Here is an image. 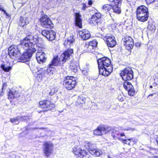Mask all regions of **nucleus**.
Returning a JSON list of instances; mask_svg holds the SVG:
<instances>
[{
    "mask_svg": "<svg viewBox=\"0 0 158 158\" xmlns=\"http://www.w3.org/2000/svg\"><path fill=\"white\" fill-rule=\"evenodd\" d=\"M10 121L14 124H18L20 121L19 116L16 117L15 118H11Z\"/></svg>",
    "mask_w": 158,
    "mask_h": 158,
    "instance_id": "31",
    "label": "nucleus"
},
{
    "mask_svg": "<svg viewBox=\"0 0 158 158\" xmlns=\"http://www.w3.org/2000/svg\"><path fill=\"white\" fill-rule=\"evenodd\" d=\"M42 35L49 40L52 41L55 38L56 33L52 30L49 31L43 30L41 32Z\"/></svg>",
    "mask_w": 158,
    "mask_h": 158,
    "instance_id": "13",
    "label": "nucleus"
},
{
    "mask_svg": "<svg viewBox=\"0 0 158 158\" xmlns=\"http://www.w3.org/2000/svg\"><path fill=\"white\" fill-rule=\"evenodd\" d=\"M73 52V51L72 49L66 50L61 55L59 58V60H58L57 56L54 57L52 60L51 63L49 65V67L53 68L54 66L58 65L60 62H65L67 60L69 59L70 55Z\"/></svg>",
    "mask_w": 158,
    "mask_h": 158,
    "instance_id": "3",
    "label": "nucleus"
},
{
    "mask_svg": "<svg viewBox=\"0 0 158 158\" xmlns=\"http://www.w3.org/2000/svg\"><path fill=\"white\" fill-rule=\"evenodd\" d=\"M133 71L130 68H126L120 73V76L123 80H130L133 78Z\"/></svg>",
    "mask_w": 158,
    "mask_h": 158,
    "instance_id": "7",
    "label": "nucleus"
},
{
    "mask_svg": "<svg viewBox=\"0 0 158 158\" xmlns=\"http://www.w3.org/2000/svg\"><path fill=\"white\" fill-rule=\"evenodd\" d=\"M88 4L89 5H91L93 4V2L91 0L88 1Z\"/></svg>",
    "mask_w": 158,
    "mask_h": 158,
    "instance_id": "46",
    "label": "nucleus"
},
{
    "mask_svg": "<svg viewBox=\"0 0 158 158\" xmlns=\"http://www.w3.org/2000/svg\"><path fill=\"white\" fill-rule=\"evenodd\" d=\"M79 34L83 40H87L91 37L89 31L86 29H83L79 32Z\"/></svg>",
    "mask_w": 158,
    "mask_h": 158,
    "instance_id": "16",
    "label": "nucleus"
},
{
    "mask_svg": "<svg viewBox=\"0 0 158 158\" xmlns=\"http://www.w3.org/2000/svg\"><path fill=\"white\" fill-rule=\"evenodd\" d=\"M54 145V144L51 142H46L44 143L43 153L46 157H49L52 154Z\"/></svg>",
    "mask_w": 158,
    "mask_h": 158,
    "instance_id": "6",
    "label": "nucleus"
},
{
    "mask_svg": "<svg viewBox=\"0 0 158 158\" xmlns=\"http://www.w3.org/2000/svg\"><path fill=\"white\" fill-rule=\"evenodd\" d=\"M38 41L36 38L30 35L27 36L20 41L19 47L26 50L19 57V60L21 62H24L29 61L32 54L36 51L35 44Z\"/></svg>",
    "mask_w": 158,
    "mask_h": 158,
    "instance_id": "1",
    "label": "nucleus"
},
{
    "mask_svg": "<svg viewBox=\"0 0 158 158\" xmlns=\"http://www.w3.org/2000/svg\"><path fill=\"white\" fill-rule=\"evenodd\" d=\"M123 140H123V141H122L123 142V143H125V144H128L129 145H131V144H130V143L129 142H128V141L131 140H132V139H123Z\"/></svg>",
    "mask_w": 158,
    "mask_h": 158,
    "instance_id": "39",
    "label": "nucleus"
},
{
    "mask_svg": "<svg viewBox=\"0 0 158 158\" xmlns=\"http://www.w3.org/2000/svg\"><path fill=\"white\" fill-rule=\"evenodd\" d=\"M85 146L86 148L89 149V150H90L91 148L92 149L94 148L93 147L94 146V145L88 142L86 144Z\"/></svg>",
    "mask_w": 158,
    "mask_h": 158,
    "instance_id": "36",
    "label": "nucleus"
},
{
    "mask_svg": "<svg viewBox=\"0 0 158 158\" xmlns=\"http://www.w3.org/2000/svg\"><path fill=\"white\" fill-rule=\"evenodd\" d=\"M123 86L124 89L127 91L129 95L131 96H133L135 93V90L133 86L131 83L127 81H125L124 82Z\"/></svg>",
    "mask_w": 158,
    "mask_h": 158,
    "instance_id": "15",
    "label": "nucleus"
},
{
    "mask_svg": "<svg viewBox=\"0 0 158 158\" xmlns=\"http://www.w3.org/2000/svg\"><path fill=\"white\" fill-rule=\"evenodd\" d=\"M152 87H153V86H152V85H150V88H152Z\"/></svg>",
    "mask_w": 158,
    "mask_h": 158,
    "instance_id": "55",
    "label": "nucleus"
},
{
    "mask_svg": "<svg viewBox=\"0 0 158 158\" xmlns=\"http://www.w3.org/2000/svg\"><path fill=\"white\" fill-rule=\"evenodd\" d=\"M83 6L82 8V9L83 10H85V9L86 8V5L85 4H83Z\"/></svg>",
    "mask_w": 158,
    "mask_h": 158,
    "instance_id": "47",
    "label": "nucleus"
},
{
    "mask_svg": "<svg viewBox=\"0 0 158 158\" xmlns=\"http://www.w3.org/2000/svg\"><path fill=\"white\" fill-rule=\"evenodd\" d=\"M6 85H7L6 83H4L3 84L2 87V90H3L4 89V87H5V88H6Z\"/></svg>",
    "mask_w": 158,
    "mask_h": 158,
    "instance_id": "45",
    "label": "nucleus"
},
{
    "mask_svg": "<svg viewBox=\"0 0 158 158\" xmlns=\"http://www.w3.org/2000/svg\"><path fill=\"white\" fill-rule=\"evenodd\" d=\"M154 94H150L148 96V97H150V96H153V95Z\"/></svg>",
    "mask_w": 158,
    "mask_h": 158,
    "instance_id": "53",
    "label": "nucleus"
},
{
    "mask_svg": "<svg viewBox=\"0 0 158 158\" xmlns=\"http://www.w3.org/2000/svg\"><path fill=\"white\" fill-rule=\"evenodd\" d=\"M109 1L112 2L111 4H114L115 3H117L118 1V0H108Z\"/></svg>",
    "mask_w": 158,
    "mask_h": 158,
    "instance_id": "43",
    "label": "nucleus"
},
{
    "mask_svg": "<svg viewBox=\"0 0 158 158\" xmlns=\"http://www.w3.org/2000/svg\"><path fill=\"white\" fill-rule=\"evenodd\" d=\"M28 23V18L25 17H23L22 16L20 17L19 24L21 26L23 27L26 24H27Z\"/></svg>",
    "mask_w": 158,
    "mask_h": 158,
    "instance_id": "26",
    "label": "nucleus"
},
{
    "mask_svg": "<svg viewBox=\"0 0 158 158\" xmlns=\"http://www.w3.org/2000/svg\"><path fill=\"white\" fill-rule=\"evenodd\" d=\"M70 68L72 69H73L74 70H77L76 69H76L77 67L75 66H73V65H70Z\"/></svg>",
    "mask_w": 158,
    "mask_h": 158,
    "instance_id": "44",
    "label": "nucleus"
},
{
    "mask_svg": "<svg viewBox=\"0 0 158 158\" xmlns=\"http://www.w3.org/2000/svg\"><path fill=\"white\" fill-rule=\"evenodd\" d=\"M148 4H150L155 1V0H146Z\"/></svg>",
    "mask_w": 158,
    "mask_h": 158,
    "instance_id": "42",
    "label": "nucleus"
},
{
    "mask_svg": "<svg viewBox=\"0 0 158 158\" xmlns=\"http://www.w3.org/2000/svg\"><path fill=\"white\" fill-rule=\"evenodd\" d=\"M123 44L126 48L130 50L132 49L134 46V42L133 39L130 36L126 37L124 38Z\"/></svg>",
    "mask_w": 158,
    "mask_h": 158,
    "instance_id": "14",
    "label": "nucleus"
},
{
    "mask_svg": "<svg viewBox=\"0 0 158 158\" xmlns=\"http://www.w3.org/2000/svg\"><path fill=\"white\" fill-rule=\"evenodd\" d=\"M20 96V94L16 91H12L10 90L8 94L9 99H13L14 98H19Z\"/></svg>",
    "mask_w": 158,
    "mask_h": 158,
    "instance_id": "22",
    "label": "nucleus"
},
{
    "mask_svg": "<svg viewBox=\"0 0 158 158\" xmlns=\"http://www.w3.org/2000/svg\"><path fill=\"white\" fill-rule=\"evenodd\" d=\"M85 98L81 95L79 96L77 98V103L79 105L85 103Z\"/></svg>",
    "mask_w": 158,
    "mask_h": 158,
    "instance_id": "29",
    "label": "nucleus"
},
{
    "mask_svg": "<svg viewBox=\"0 0 158 158\" xmlns=\"http://www.w3.org/2000/svg\"><path fill=\"white\" fill-rule=\"evenodd\" d=\"M89 66L88 64H86L82 68V70H83L84 72H88L89 71Z\"/></svg>",
    "mask_w": 158,
    "mask_h": 158,
    "instance_id": "38",
    "label": "nucleus"
},
{
    "mask_svg": "<svg viewBox=\"0 0 158 158\" xmlns=\"http://www.w3.org/2000/svg\"><path fill=\"white\" fill-rule=\"evenodd\" d=\"M74 42V40L73 37L70 36L67 40H65L64 45L66 48H69L73 44Z\"/></svg>",
    "mask_w": 158,
    "mask_h": 158,
    "instance_id": "24",
    "label": "nucleus"
},
{
    "mask_svg": "<svg viewBox=\"0 0 158 158\" xmlns=\"http://www.w3.org/2000/svg\"><path fill=\"white\" fill-rule=\"evenodd\" d=\"M43 71V69H41L40 70H38V71L36 72L35 71V72L37 73V75H40L41 74L42 72Z\"/></svg>",
    "mask_w": 158,
    "mask_h": 158,
    "instance_id": "40",
    "label": "nucleus"
},
{
    "mask_svg": "<svg viewBox=\"0 0 158 158\" xmlns=\"http://www.w3.org/2000/svg\"><path fill=\"white\" fill-rule=\"evenodd\" d=\"M56 92V90L55 89L52 90L49 93V94L50 95H52Z\"/></svg>",
    "mask_w": 158,
    "mask_h": 158,
    "instance_id": "41",
    "label": "nucleus"
},
{
    "mask_svg": "<svg viewBox=\"0 0 158 158\" xmlns=\"http://www.w3.org/2000/svg\"><path fill=\"white\" fill-rule=\"evenodd\" d=\"M2 11L3 12V13L4 14H5V15L7 13L6 11L5 10H3Z\"/></svg>",
    "mask_w": 158,
    "mask_h": 158,
    "instance_id": "51",
    "label": "nucleus"
},
{
    "mask_svg": "<svg viewBox=\"0 0 158 158\" xmlns=\"http://www.w3.org/2000/svg\"><path fill=\"white\" fill-rule=\"evenodd\" d=\"M40 20L41 26L45 28L51 29L54 27V24L46 15H42Z\"/></svg>",
    "mask_w": 158,
    "mask_h": 158,
    "instance_id": "8",
    "label": "nucleus"
},
{
    "mask_svg": "<svg viewBox=\"0 0 158 158\" xmlns=\"http://www.w3.org/2000/svg\"><path fill=\"white\" fill-rule=\"evenodd\" d=\"M20 121H28L30 120V118L28 116H19Z\"/></svg>",
    "mask_w": 158,
    "mask_h": 158,
    "instance_id": "34",
    "label": "nucleus"
},
{
    "mask_svg": "<svg viewBox=\"0 0 158 158\" xmlns=\"http://www.w3.org/2000/svg\"><path fill=\"white\" fill-rule=\"evenodd\" d=\"M114 37H108L106 40V43L108 47L112 48L116 44V41L114 40Z\"/></svg>",
    "mask_w": 158,
    "mask_h": 158,
    "instance_id": "19",
    "label": "nucleus"
},
{
    "mask_svg": "<svg viewBox=\"0 0 158 158\" xmlns=\"http://www.w3.org/2000/svg\"><path fill=\"white\" fill-rule=\"evenodd\" d=\"M94 133L97 135H103L102 131V126L98 127L97 128L94 130Z\"/></svg>",
    "mask_w": 158,
    "mask_h": 158,
    "instance_id": "28",
    "label": "nucleus"
},
{
    "mask_svg": "<svg viewBox=\"0 0 158 158\" xmlns=\"http://www.w3.org/2000/svg\"><path fill=\"white\" fill-rule=\"evenodd\" d=\"M113 128L108 126L102 127V133L103 134H105L109 132V131H111V130Z\"/></svg>",
    "mask_w": 158,
    "mask_h": 158,
    "instance_id": "30",
    "label": "nucleus"
},
{
    "mask_svg": "<svg viewBox=\"0 0 158 158\" xmlns=\"http://www.w3.org/2000/svg\"><path fill=\"white\" fill-rule=\"evenodd\" d=\"M81 71H82V73L83 74L85 75H86L87 74V73L88 72H86L85 71L84 72L83 71V70L81 69Z\"/></svg>",
    "mask_w": 158,
    "mask_h": 158,
    "instance_id": "48",
    "label": "nucleus"
},
{
    "mask_svg": "<svg viewBox=\"0 0 158 158\" xmlns=\"http://www.w3.org/2000/svg\"><path fill=\"white\" fill-rule=\"evenodd\" d=\"M81 16L79 13H75V23L76 26L80 28H81L82 19L81 18Z\"/></svg>",
    "mask_w": 158,
    "mask_h": 158,
    "instance_id": "20",
    "label": "nucleus"
},
{
    "mask_svg": "<svg viewBox=\"0 0 158 158\" xmlns=\"http://www.w3.org/2000/svg\"><path fill=\"white\" fill-rule=\"evenodd\" d=\"M4 10L3 7L1 6L0 5V10L2 11Z\"/></svg>",
    "mask_w": 158,
    "mask_h": 158,
    "instance_id": "49",
    "label": "nucleus"
},
{
    "mask_svg": "<svg viewBox=\"0 0 158 158\" xmlns=\"http://www.w3.org/2000/svg\"><path fill=\"white\" fill-rule=\"evenodd\" d=\"M94 49L97 47L98 43L96 40H93L89 42H88Z\"/></svg>",
    "mask_w": 158,
    "mask_h": 158,
    "instance_id": "33",
    "label": "nucleus"
},
{
    "mask_svg": "<svg viewBox=\"0 0 158 158\" xmlns=\"http://www.w3.org/2000/svg\"><path fill=\"white\" fill-rule=\"evenodd\" d=\"M84 49L87 52H94V49L88 42L84 46Z\"/></svg>",
    "mask_w": 158,
    "mask_h": 158,
    "instance_id": "25",
    "label": "nucleus"
},
{
    "mask_svg": "<svg viewBox=\"0 0 158 158\" xmlns=\"http://www.w3.org/2000/svg\"><path fill=\"white\" fill-rule=\"evenodd\" d=\"M82 154L80 156L81 158H89L90 156L87 154L86 151L85 150L84 152H82Z\"/></svg>",
    "mask_w": 158,
    "mask_h": 158,
    "instance_id": "35",
    "label": "nucleus"
},
{
    "mask_svg": "<svg viewBox=\"0 0 158 158\" xmlns=\"http://www.w3.org/2000/svg\"><path fill=\"white\" fill-rule=\"evenodd\" d=\"M101 14L100 13H95L92 16L90 19V23L94 25L100 24L101 22Z\"/></svg>",
    "mask_w": 158,
    "mask_h": 158,
    "instance_id": "12",
    "label": "nucleus"
},
{
    "mask_svg": "<svg viewBox=\"0 0 158 158\" xmlns=\"http://www.w3.org/2000/svg\"><path fill=\"white\" fill-rule=\"evenodd\" d=\"M76 84V81L72 76H67L63 81V85L68 90L73 89Z\"/></svg>",
    "mask_w": 158,
    "mask_h": 158,
    "instance_id": "5",
    "label": "nucleus"
},
{
    "mask_svg": "<svg viewBox=\"0 0 158 158\" xmlns=\"http://www.w3.org/2000/svg\"><path fill=\"white\" fill-rule=\"evenodd\" d=\"M117 3L112 4V9L114 12L119 14L121 12L120 6L121 4V0H118Z\"/></svg>",
    "mask_w": 158,
    "mask_h": 158,
    "instance_id": "18",
    "label": "nucleus"
},
{
    "mask_svg": "<svg viewBox=\"0 0 158 158\" xmlns=\"http://www.w3.org/2000/svg\"><path fill=\"white\" fill-rule=\"evenodd\" d=\"M111 6L112 4L110 5L105 4L103 6V9L106 11H109L110 10L111 7H112Z\"/></svg>",
    "mask_w": 158,
    "mask_h": 158,
    "instance_id": "32",
    "label": "nucleus"
},
{
    "mask_svg": "<svg viewBox=\"0 0 158 158\" xmlns=\"http://www.w3.org/2000/svg\"><path fill=\"white\" fill-rule=\"evenodd\" d=\"M156 140L158 145V137H157L156 139Z\"/></svg>",
    "mask_w": 158,
    "mask_h": 158,
    "instance_id": "50",
    "label": "nucleus"
},
{
    "mask_svg": "<svg viewBox=\"0 0 158 158\" xmlns=\"http://www.w3.org/2000/svg\"><path fill=\"white\" fill-rule=\"evenodd\" d=\"M98 63L100 74L107 76L112 72L113 67L110 60L108 57H104L98 59Z\"/></svg>",
    "mask_w": 158,
    "mask_h": 158,
    "instance_id": "2",
    "label": "nucleus"
},
{
    "mask_svg": "<svg viewBox=\"0 0 158 158\" xmlns=\"http://www.w3.org/2000/svg\"><path fill=\"white\" fill-rule=\"evenodd\" d=\"M8 54L10 57L15 59L17 56L20 54V50H19L18 47L15 45H12L8 48Z\"/></svg>",
    "mask_w": 158,
    "mask_h": 158,
    "instance_id": "11",
    "label": "nucleus"
},
{
    "mask_svg": "<svg viewBox=\"0 0 158 158\" xmlns=\"http://www.w3.org/2000/svg\"><path fill=\"white\" fill-rule=\"evenodd\" d=\"M136 45L137 46H139V47H140V44H136Z\"/></svg>",
    "mask_w": 158,
    "mask_h": 158,
    "instance_id": "54",
    "label": "nucleus"
},
{
    "mask_svg": "<svg viewBox=\"0 0 158 158\" xmlns=\"http://www.w3.org/2000/svg\"><path fill=\"white\" fill-rule=\"evenodd\" d=\"M155 158H158V156H155Z\"/></svg>",
    "mask_w": 158,
    "mask_h": 158,
    "instance_id": "57",
    "label": "nucleus"
},
{
    "mask_svg": "<svg viewBox=\"0 0 158 158\" xmlns=\"http://www.w3.org/2000/svg\"><path fill=\"white\" fill-rule=\"evenodd\" d=\"M9 64H2L1 66V68L6 72H8L11 70L12 66L9 65Z\"/></svg>",
    "mask_w": 158,
    "mask_h": 158,
    "instance_id": "27",
    "label": "nucleus"
},
{
    "mask_svg": "<svg viewBox=\"0 0 158 158\" xmlns=\"http://www.w3.org/2000/svg\"><path fill=\"white\" fill-rule=\"evenodd\" d=\"M45 53L42 52H37L36 55V60L40 64L44 63L46 59Z\"/></svg>",
    "mask_w": 158,
    "mask_h": 158,
    "instance_id": "17",
    "label": "nucleus"
},
{
    "mask_svg": "<svg viewBox=\"0 0 158 158\" xmlns=\"http://www.w3.org/2000/svg\"><path fill=\"white\" fill-rule=\"evenodd\" d=\"M111 136L115 140L118 139L121 141L124 140L121 137L125 136L124 133H121L119 131L118 128L114 127L111 130Z\"/></svg>",
    "mask_w": 158,
    "mask_h": 158,
    "instance_id": "10",
    "label": "nucleus"
},
{
    "mask_svg": "<svg viewBox=\"0 0 158 158\" xmlns=\"http://www.w3.org/2000/svg\"><path fill=\"white\" fill-rule=\"evenodd\" d=\"M39 104L40 107L43 108L45 111L51 110L55 107L53 103L48 100L41 101Z\"/></svg>",
    "mask_w": 158,
    "mask_h": 158,
    "instance_id": "9",
    "label": "nucleus"
},
{
    "mask_svg": "<svg viewBox=\"0 0 158 158\" xmlns=\"http://www.w3.org/2000/svg\"><path fill=\"white\" fill-rule=\"evenodd\" d=\"M149 12L148 8L144 6L138 7L136 11L137 19L139 21L145 22L149 17Z\"/></svg>",
    "mask_w": 158,
    "mask_h": 158,
    "instance_id": "4",
    "label": "nucleus"
},
{
    "mask_svg": "<svg viewBox=\"0 0 158 158\" xmlns=\"http://www.w3.org/2000/svg\"><path fill=\"white\" fill-rule=\"evenodd\" d=\"M108 158H111L109 156H108Z\"/></svg>",
    "mask_w": 158,
    "mask_h": 158,
    "instance_id": "56",
    "label": "nucleus"
},
{
    "mask_svg": "<svg viewBox=\"0 0 158 158\" xmlns=\"http://www.w3.org/2000/svg\"><path fill=\"white\" fill-rule=\"evenodd\" d=\"M148 28L152 31H154L155 29V27L154 25L150 24L148 25Z\"/></svg>",
    "mask_w": 158,
    "mask_h": 158,
    "instance_id": "37",
    "label": "nucleus"
},
{
    "mask_svg": "<svg viewBox=\"0 0 158 158\" xmlns=\"http://www.w3.org/2000/svg\"><path fill=\"white\" fill-rule=\"evenodd\" d=\"M89 152L91 155L96 157L99 156L102 154L101 150L97 148H91Z\"/></svg>",
    "mask_w": 158,
    "mask_h": 158,
    "instance_id": "21",
    "label": "nucleus"
},
{
    "mask_svg": "<svg viewBox=\"0 0 158 158\" xmlns=\"http://www.w3.org/2000/svg\"><path fill=\"white\" fill-rule=\"evenodd\" d=\"M6 16L7 17H10V16L9 14H8L7 13L6 14Z\"/></svg>",
    "mask_w": 158,
    "mask_h": 158,
    "instance_id": "52",
    "label": "nucleus"
},
{
    "mask_svg": "<svg viewBox=\"0 0 158 158\" xmlns=\"http://www.w3.org/2000/svg\"><path fill=\"white\" fill-rule=\"evenodd\" d=\"M85 150H82L78 146L74 147L73 149L72 152L75 155L79 157H80L83 152Z\"/></svg>",
    "mask_w": 158,
    "mask_h": 158,
    "instance_id": "23",
    "label": "nucleus"
}]
</instances>
